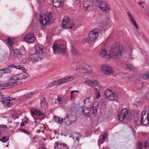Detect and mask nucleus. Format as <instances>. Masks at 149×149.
I'll list each match as a JSON object with an SVG mask.
<instances>
[{"label":"nucleus","mask_w":149,"mask_h":149,"mask_svg":"<svg viewBox=\"0 0 149 149\" xmlns=\"http://www.w3.org/2000/svg\"><path fill=\"white\" fill-rule=\"evenodd\" d=\"M123 51V46L119 43L116 42L111 47L109 56L114 59L121 58Z\"/></svg>","instance_id":"obj_1"},{"label":"nucleus","mask_w":149,"mask_h":149,"mask_svg":"<svg viewBox=\"0 0 149 149\" xmlns=\"http://www.w3.org/2000/svg\"><path fill=\"white\" fill-rule=\"evenodd\" d=\"M131 118V113L130 111L127 108L122 109L119 113L118 115V120L121 122L125 120L127 121H130Z\"/></svg>","instance_id":"obj_2"},{"label":"nucleus","mask_w":149,"mask_h":149,"mask_svg":"<svg viewBox=\"0 0 149 149\" xmlns=\"http://www.w3.org/2000/svg\"><path fill=\"white\" fill-rule=\"evenodd\" d=\"M52 48L55 53L63 54L66 52L65 45L61 43H55L53 45Z\"/></svg>","instance_id":"obj_3"},{"label":"nucleus","mask_w":149,"mask_h":149,"mask_svg":"<svg viewBox=\"0 0 149 149\" xmlns=\"http://www.w3.org/2000/svg\"><path fill=\"white\" fill-rule=\"evenodd\" d=\"M40 18L39 21L40 24L43 26H45L47 25H49L51 22L52 15L51 13H49L47 15L45 14L43 16L40 15Z\"/></svg>","instance_id":"obj_4"},{"label":"nucleus","mask_w":149,"mask_h":149,"mask_svg":"<svg viewBox=\"0 0 149 149\" xmlns=\"http://www.w3.org/2000/svg\"><path fill=\"white\" fill-rule=\"evenodd\" d=\"M100 33L99 30L97 29L91 31L89 33V37L85 38L86 42L90 43L93 41L96 40Z\"/></svg>","instance_id":"obj_5"},{"label":"nucleus","mask_w":149,"mask_h":149,"mask_svg":"<svg viewBox=\"0 0 149 149\" xmlns=\"http://www.w3.org/2000/svg\"><path fill=\"white\" fill-rule=\"evenodd\" d=\"M74 26L73 22L69 17H65L63 20L62 27L63 29H72Z\"/></svg>","instance_id":"obj_6"},{"label":"nucleus","mask_w":149,"mask_h":149,"mask_svg":"<svg viewBox=\"0 0 149 149\" xmlns=\"http://www.w3.org/2000/svg\"><path fill=\"white\" fill-rule=\"evenodd\" d=\"M14 56L16 58L20 59L21 58L23 55H24L26 53V50L24 47H22L19 49H12Z\"/></svg>","instance_id":"obj_7"},{"label":"nucleus","mask_w":149,"mask_h":149,"mask_svg":"<svg viewBox=\"0 0 149 149\" xmlns=\"http://www.w3.org/2000/svg\"><path fill=\"white\" fill-rule=\"evenodd\" d=\"M22 83V81H21L12 82L8 84H5L3 81H0V90L10 88L13 86L20 85Z\"/></svg>","instance_id":"obj_8"},{"label":"nucleus","mask_w":149,"mask_h":149,"mask_svg":"<svg viewBox=\"0 0 149 149\" xmlns=\"http://www.w3.org/2000/svg\"><path fill=\"white\" fill-rule=\"evenodd\" d=\"M105 95L106 97L110 101H117L118 96L117 94L111 91L106 90L105 92Z\"/></svg>","instance_id":"obj_9"},{"label":"nucleus","mask_w":149,"mask_h":149,"mask_svg":"<svg viewBox=\"0 0 149 149\" xmlns=\"http://www.w3.org/2000/svg\"><path fill=\"white\" fill-rule=\"evenodd\" d=\"M76 70L86 73L91 72H92L91 67L87 64H84L82 65H80L79 67L76 68Z\"/></svg>","instance_id":"obj_10"},{"label":"nucleus","mask_w":149,"mask_h":149,"mask_svg":"<svg viewBox=\"0 0 149 149\" xmlns=\"http://www.w3.org/2000/svg\"><path fill=\"white\" fill-rule=\"evenodd\" d=\"M97 4L99 9L104 11L109 12L110 11V7L109 4L106 2L100 1L98 2Z\"/></svg>","instance_id":"obj_11"},{"label":"nucleus","mask_w":149,"mask_h":149,"mask_svg":"<svg viewBox=\"0 0 149 149\" xmlns=\"http://www.w3.org/2000/svg\"><path fill=\"white\" fill-rule=\"evenodd\" d=\"M23 72L17 74L16 75L12 77V79L14 81H17L19 80H22L29 77V74L26 72V71H24V70H22Z\"/></svg>","instance_id":"obj_12"},{"label":"nucleus","mask_w":149,"mask_h":149,"mask_svg":"<svg viewBox=\"0 0 149 149\" xmlns=\"http://www.w3.org/2000/svg\"><path fill=\"white\" fill-rule=\"evenodd\" d=\"M149 122L148 113L146 114V112L144 111L141 113V123L142 125L146 126Z\"/></svg>","instance_id":"obj_13"},{"label":"nucleus","mask_w":149,"mask_h":149,"mask_svg":"<svg viewBox=\"0 0 149 149\" xmlns=\"http://www.w3.org/2000/svg\"><path fill=\"white\" fill-rule=\"evenodd\" d=\"M36 40V38L33 34L32 33H29L27 34L24 38V40L27 42L32 43Z\"/></svg>","instance_id":"obj_14"},{"label":"nucleus","mask_w":149,"mask_h":149,"mask_svg":"<svg viewBox=\"0 0 149 149\" xmlns=\"http://www.w3.org/2000/svg\"><path fill=\"white\" fill-rule=\"evenodd\" d=\"M101 69L104 74H109L113 72L112 68L110 66L107 65H103L101 67Z\"/></svg>","instance_id":"obj_15"},{"label":"nucleus","mask_w":149,"mask_h":149,"mask_svg":"<svg viewBox=\"0 0 149 149\" xmlns=\"http://www.w3.org/2000/svg\"><path fill=\"white\" fill-rule=\"evenodd\" d=\"M29 59L30 62L33 63L42 60V58L39 56L37 53L31 54L29 56Z\"/></svg>","instance_id":"obj_16"},{"label":"nucleus","mask_w":149,"mask_h":149,"mask_svg":"<svg viewBox=\"0 0 149 149\" xmlns=\"http://www.w3.org/2000/svg\"><path fill=\"white\" fill-rule=\"evenodd\" d=\"M85 83L86 85L91 87L98 86L100 84L98 81L94 79L88 80Z\"/></svg>","instance_id":"obj_17"},{"label":"nucleus","mask_w":149,"mask_h":149,"mask_svg":"<svg viewBox=\"0 0 149 149\" xmlns=\"http://www.w3.org/2000/svg\"><path fill=\"white\" fill-rule=\"evenodd\" d=\"M93 2L91 1H85L83 4L84 9L85 10H90L93 7Z\"/></svg>","instance_id":"obj_18"},{"label":"nucleus","mask_w":149,"mask_h":149,"mask_svg":"<svg viewBox=\"0 0 149 149\" xmlns=\"http://www.w3.org/2000/svg\"><path fill=\"white\" fill-rule=\"evenodd\" d=\"M31 113L32 116H44L45 113L42 111L36 109H32L31 110Z\"/></svg>","instance_id":"obj_19"},{"label":"nucleus","mask_w":149,"mask_h":149,"mask_svg":"<svg viewBox=\"0 0 149 149\" xmlns=\"http://www.w3.org/2000/svg\"><path fill=\"white\" fill-rule=\"evenodd\" d=\"M41 108L44 109L45 110L48 107L47 103L46 102L44 97H41L40 98Z\"/></svg>","instance_id":"obj_20"},{"label":"nucleus","mask_w":149,"mask_h":149,"mask_svg":"<svg viewBox=\"0 0 149 149\" xmlns=\"http://www.w3.org/2000/svg\"><path fill=\"white\" fill-rule=\"evenodd\" d=\"M2 103L5 107H9L12 105V103L10 102V100L9 99H5L4 100H1Z\"/></svg>","instance_id":"obj_21"},{"label":"nucleus","mask_w":149,"mask_h":149,"mask_svg":"<svg viewBox=\"0 0 149 149\" xmlns=\"http://www.w3.org/2000/svg\"><path fill=\"white\" fill-rule=\"evenodd\" d=\"M35 48L36 52H38L39 55H43V54L45 53L44 50L40 47L38 45H36Z\"/></svg>","instance_id":"obj_22"},{"label":"nucleus","mask_w":149,"mask_h":149,"mask_svg":"<svg viewBox=\"0 0 149 149\" xmlns=\"http://www.w3.org/2000/svg\"><path fill=\"white\" fill-rule=\"evenodd\" d=\"M9 68H15L18 69H20L22 70H24V71H26V70L21 65L16 66L14 64H12L8 66Z\"/></svg>","instance_id":"obj_23"},{"label":"nucleus","mask_w":149,"mask_h":149,"mask_svg":"<svg viewBox=\"0 0 149 149\" xmlns=\"http://www.w3.org/2000/svg\"><path fill=\"white\" fill-rule=\"evenodd\" d=\"M70 125H72L75 124L77 120L76 117L72 115H70Z\"/></svg>","instance_id":"obj_24"},{"label":"nucleus","mask_w":149,"mask_h":149,"mask_svg":"<svg viewBox=\"0 0 149 149\" xmlns=\"http://www.w3.org/2000/svg\"><path fill=\"white\" fill-rule=\"evenodd\" d=\"M78 136L77 137L76 139L74 141V144H73L72 147L74 148H76L78 145V143L79 142V139L81 137V135L79 133H78Z\"/></svg>","instance_id":"obj_25"},{"label":"nucleus","mask_w":149,"mask_h":149,"mask_svg":"<svg viewBox=\"0 0 149 149\" xmlns=\"http://www.w3.org/2000/svg\"><path fill=\"white\" fill-rule=\"evenodd\" d=\"M54 85V86L59 85L61 84L65 83L63 81V78L61 79H59L57 80H55L53 82Z\"/></svg>","instance_id":"obj_26"},{"label":"nucleus","mask_w":149,"mask_h":149,"mask_svg":"<svg viewBox=\"0 0 149 149\" xmlns=\"http://www.w3.org/2000/svg\"><path fill=\"white\" fill-rule=\"evenodd\" d=\"M127 68L128 70L130 71H132L136 72L137 71L136 68L132 65L128 64L127 65Z\"/></svg>","instance_id":"obj_27"},{"label":"nucleus","mask_w":149,"mask_h":149,"mask_svg":"<svg viewBox=\"0 0 149 149\" xmlns=\"http://www.w3.org/2000/svg\"><path fill=\"white\" fill-rule=\"evenodd\" d=\"M61 0H52L53 4L55 7H59L61 5Z\"/></svg>","instance_id":"obj_28"},{"label":"nucleus","mask_w":149,"mask_h":149,"mask_svg":"<svg viewBox=\"0 0 149 149\" xmlns=\"http://www.w3.org/2000/svg\"><path fill=\"white\" fill-rule=\"evenodd\" d=\"M34 94L33 92H29L25 95L23 96H21L20 97L21 99L23 98V99H25L26 98H28L31 97Z\"/></svg>","instance_id":"obj_29"},{"label":"nucleus","mask_w":149,"mask_h":149,"mask_svg":"<svg viewBox=\"0 0 149 149\" xmlns=\"http://www.w3.org/2000/svg\"><path fill=\"white\" fill-rule=\"evenodd\" d=\"M83 112L85 114L86 116L90 117L91 116L90 110L88 108H85L83 110Z\"/></svg>","instance_id":"obj_30"},{"label":"nucleus","mask_w":149,"mask_h":149,"mask_svg":"<svg viewBox=\"0 0 149 149\" xmlns=\"http://www.w3.org/2000/svg\"><path fill=\"white\" fill-rule=\"evenodd\" d=\"M71 51L72 54L74 55H78L80 54V53L76 50L75 48L72 46Z\"/></svg>","instance_id":"obj_31"},{"label":"nucleus","mask_w":149,"mask_h":149,"mask_svg":"<svg viewBox=\"0 0 149 149\" xmlns=\"http://www.w3.org/2000/svg\"><path fill=\"white\" fill-rule=\"evenodd\" d=\"M55 121L58 123L62 124L63 122V119L61 118L54 116V117Z\"/></svg>","instance_id":"obj_32"},{"label":"nucleus","mask_w":149,"mask_h":149,"mask_svg":"<svg viewBox=\"0 0 149 149\" xmlns=\"http://www.w3.org/2000/svg\"><path fill=\"white\" fill-rule=\"evenodd\" d=\"M74 78V77L72 76H70L68 77H65L63 78V79L64 82H65V83H66L68 81H69L72 80Z\"/></svg>","instance_id":"obj_33"},{"label":"nucleus","mask_w":149,"mask_h":149,"mask_svg":"<svg viewBox=\"0 0 149 149\" xmlns=\"http://www.w3.org/2000/svg\"><path fill=\"white\" fill-rule=\"evenodd\" d=\"M7 43L8 45H9L11 47L13 46V40L11 38H8L6 39Z\"/></svg>","instance_id":"obj_34"},{"label":"nucleus","mask_w":149,"mask_h":149,"mask_svg":"<svg viewBox=\"0 0 149 149\" xmlns=\"http://www.w3.org/2000/svg\"><path fill=\"white\" fill-rule=\"evenodd\" d=\"M70 115H68L66 116V117L64 119V122H65V124L68 125H70Z\"/></svg>","instance_id":"obj_35"},{"label":"nucleus","mask_w":149,"mask_h":149,"mask_svg":"<svg viewBox=\"0 0 149 149\" xmlns=\"http://www.w3.org/2000/svg\"><path fill=\"white\" fill-rule=\"evenodd\" d=\"M142 78L145 80L149 79V71L143 74L142 75Z\"/></svg>","instance_id":"obj_36"},{"label":"nucleus","mask_w":149,"mask_h":149,"mask_svg":"<svg viewBox=\"0 0 149 149\" xmlns=\"http://www.w3.org/2000/svg\"><path fill=\"white\" fill-rule=\"evenodd\" d=\"M63 100L61 97L59 96L58 97L57 99L55 100V103L57 104H60L63 102Z\"/></svg>","instance_id":"obj_37"},{"label":"nucleus","mask_w":149,"mask_h":149,"mask_svg":"<svg viewBox=\"0 0 149 149\" xmlns=\"http://www.w3.org/2000/svg\"><path fill=\"white\" fill-rule=\"evenodd\" d=\"M107 51L105 49H103L100 53V56L102 57H104L107 54Z\"/></svg>","instance_id":"obj_38"},{"label":"nucleus","mask_w":149,"mask_h":149,"mask_svg":"<svg viewBox=\"0 0 149 149\" xmlns=\"http://www.w3.org/2000/svg\"><path fill=\"white\" fill-rule=\"evenodd\" d=\"M106 138V134H103L100 137V139H99V142L102 143L105 140Z\"/></svg>","instance_id":"obj_39"},{"label":"nucleus","mask_w":149,"mask_h":149,"mask_svg":"<svg viewBox=\"0 0 149 149\" xmlns=\"http://www.w3.org/2000/svg\"><path fill=\"white\" fill-rule=\"evenodd\" d=\"M8 67V68H6L3 69L5 74L9 73L12 71V69Z\"/></svg>","instance_id":"obj_40"},{"label":"nucleus","mask_w":149,"mask_h":149,"mask_svg":"<svg viewBox=\"0 0 149 149\" xmlns=\"http://www.w3.org/2000/svg\"><path fill=\"white\" fill-rule=\"evenodd\" d=\"M144 147L145 149H147L149 146V140H146L144 142Z\"/></svg>","instance_id":"obj_41"},{"label":"nucleus","mask_w":149,"mask_h":149,"mask_svg":"<svg viewBox=\"0 0 149 149\" xmlns=\"http://www.w3.org/2000/svg\"><path fill=\"white\" fill-rule=\"evenodd\" d=\"M22 61L23 63H28L31 62L30 59H29V57L24 58L22 60Z\"/></svg>","instance_id":"obj_42"},{"label":"nucleus","mask_w":149,"mask_h":149,"mask_svg":"<svg viewBox=\"0 0 149 149\" xmlns=\"http://www.w3.org/2000/svg\"><path fill=\"white\" fill-rule=\"evenodd\" d=\"M8 139V138L7 136H3L1 140V141L5 143L6 142Z\"/></svg>","instance_id":"obj_43"},{"label":"nucleus","mask_w":149,"mask_h":149,"mask_svg":"<svg viewBox=\"0 0 149 149\" xmlns=\"http://www.w3.org/2000/svg\"><path fill=\"white\" fill-rule=\"evenodd\" d=\"M98 105V102H94L92 105V108H97V106Z\"/></svg>","instance_id":"obj_44"},{"label":"nucleus","mask_w":149,"mask_h":149,"mask_svg":"<svg viewBox=\"0 0 149 149\" xmlns=\"http://www.w3.org/2000/svg\"><path fill=\"white\" fill-rule=\"evenodd\" d=\"M93 108V114L94 115H96L97 113V108Z\"/></svg>","instance_id":"obj_45"},{"label":"nucleus","mask_w":149,"mask_h":149,"mask_svg":"<svg viewBox=\"0 0 149 149\" xmlns=\"http://www.w3.org/2000/svg\"><path fill=\"white\" fill-rule=\"evenodd\" d=\"M91 97H89L86 98L84 101V103L85 104L86 103H88L90 102V99Z\"/></svg>","instance_id":"obj_46"},{"label":"nucleus","mask_w":149,"mask_h":149,"mask_svg":"<svg viewBox=\"0 0 149 149\" xmlns=\"http://www.w3.org/2000/svg\"><path fill=\"white\" fill-rule=\"evenodd\" d=\"M21 130V132H23L24 133L26 134H29V133L28 132L27 130L24 129H21L20 130Z\"/></svg>","instance_id":"obj_47"},{"label":"nucleus","mask_w":149,"mask_h":149,"mask_svg":"<svg viewBox=\"0 0 149 149\" xmlns=\"http://www.w3.org/2000/svg\"><path fill=\"white\" fill-rule=\"evenodd\" d=\"M138 145L137 149H142V146L141 143H138Z\"/></svg>","instance_id":"obj_48"},{"label":"nucleus","mask_w":149,"mask_h":149,"mask_svg":"<svg viewBox=\"0 0 149 149\" xmlns=\"http://www.w3.org/2000/svg\"><path fill=\"white\" fill-rule=\"evenodd\" d=\"M4 74H5V72H4V70L3 69L1 70H0V76L1 77Z\"/></svg>","instance_id":"obj_49"},{"label":"nucleus","mask_w":149,"mask_h":149,"mask_svg":"<svg viewBox=\"0 0 149 149\" xmlns=\"http://www.w3.org/2000/svg\"><path fill=\"white\" fill-rule=\"evenodd\" d=\"M145 98L149 100V92H147L146 93Z\"/></svg>","instance_id":"obj_50"},{"label":"nucleus","mask_w":149,"mask_h":149,"mask_svg":"<svg viewBox=\"0 0 149 149\" xmlns=\"http://www.w3.org/2000/svg\"><path fill=\"white\" fill-rule=\"evenodd\" d=\"M130 128L132 130V133H133V135H134V136L135 137V136H136L135 134H136V131L133 128H132V127H131Z\"/></svg>","instance_id":"obj_51"},{"label":"nucleus","mask_w":149,"mask_h":149,"mask_svg":"<svg viewBox=\"0 0 149 149\" xmlns=\"http://www.w3.org/2000/svg\"><path fill=\"white\" fill-rule=\"evenodd\" d=\"M53 86H54V85L53 82H52L50 83H49L48 84L47 87H51Z\"/></svg>","instance_id":"obj_52"},{"label":"nucleus","mask_w":149,"mask_h":149,"mask_svg":"<svg viewBox=\"0 0 149 149\" xmlns=\"http://www.w3.org/2000/svg\"><path fill=\"white\" fill-rule=\"evenodd\" d=\"M62 145L64 146V147L66 149H69V147L65 143H63L62 144Z\"/></svg>","instance_id":"obj_53"},{"label":"nucleus","mask_w":149,"mask_h":149,"mask_svg":"<svg viewBox=\"0 0 149 149\" xmlns=\"http://www.w3.org/2000/svg\"><path fill=\"white\" fill-rule=\"evenodd\" d=\"M134 25L135 27L136 28V29H138L139 28V27L138 25V24H137L136 23V22L133 24Z\"/></svg>","instance_id":"obj_54"},{"label":"nucleus","mask_w":149,"mask_h":149,"mask_svg":"<svg viewBox=\"0 0 149 149\" xmlns=\"http://www.w3.org/2000/svg\"><path fill=\"white\" fill-rule=\"evenodd\" d=\"M127 13L128 14L129 18H130L132 16L131 14L129 12H127Z\"/></svg>","instance_id":"obj_55"},{"label":"nucleus","mask_w":149,"mask_h":149,"mask_svg":"<svg viewBox=\"0 0 149 149\" xmlns=\"http://www.w3.org/2000/svg\"><path fill=\"white\" fill-rule=\"evenodd\" d=\"M100 97V94L99 92H97V98H99Z\"/></svg>","instance_id":"obj_56"},{"label":"nucleus","mask_w":149,"mask_h":149,"mask_svg":"<svg viewBox=\"0 0 149 149\" xmlns=\"http://www.w3.org/2000/svg\"><path fill=\"white\" fill-rule=\"evenodd\" d=\"M0 127L1 128H3L5 129L7 128V127L6 125H0Z\"/></svg>","instance_id":"obj_57"},{"label":"nucleus","mask_w":149,"mask_h":149,"mask_svg":"<svg viewBox=\"0 0 149 149\" xmlns=\"http://www.w3.org/2000/svg\"><path fill=\"white\" fill-rule=\"evenodd\" d=\"M76 92L77 93H79V92L78 91H73L71 92V94L72 95V93L73 94V93Z\"/></svg>","instance_id":"obj_58"},{"label":"nucleus","mask_w":149,"mask_h":149,"mask_svg":"<svg viewBox=\"0 0 149 149\" xmlns=\"http://www.w3.org/2000/svg\"><path fill=\"white\" fill-rule=\"evenodd\" d=\"M25 125L24 122H22L20 124V125L21 126H23Z\"/></svg>","instance_id":"obj_59"},{"label":"nucleus","mask_w":149,"mask_h":149,"mask_svg":"<svg viewBox=\"0 0 149 149\" xmlns=\"http://www.w3.org/2000/svg\"><path fill=\"white\" fill-rule=\"evenodd\" d=\"M72 94V95L71 94V96L70 97L71 100L73 99L74 98V95L73 93Z\"/></svg>","instance_id":"obj_60"},{"label":"nucleus","mask_w":149,"mask_h":149,"mask_svg":"<svg viewBox=\"0 0 149 149\" xmlns=\"http://www.w3.org/2000/svg\"><path fill=\"white\" fill-rule=\"evenodd\" d=\"M129 19H130L131 20V21H132L134 20L132 16V17H131L130 18H129Z\"/></svg>","instance_id":"obj_61"},{"label":"nucleus","mask_w":149,"mask_h":149,"mask_svg":"<svg viewBox=\"0 0 149 149\" xmlns=\"http://www.w3.org/2000/svg\"><path fill=\"white\" fill-rule=\"evenodd\" d=\"M55 144L56 145V146H58V145H59L58 141L56 142L55 143Z\"/></svg>","instance_id":"obj_62"},{"label":"nucleus","mask_w":149,"mask_h":149,"mask_svg":"<svg viewBox=\"0 0 149 149\" xmlns=\"http://www.w3.org/2000/svg\"><path fill=\"white\" fill-rule=\"evenodd\" d=\"M107 118L108 119L111 120L112 118V117L110 116H108L107 117Z\"/></svg>","instance_id":"obj_63"},{"label":"nucleus","mask_w":149,"mask_h":149,"mask_svg":"<svg viewBox=\"0 0 149 149\" xmlns=\"http://www.w3.org/2000/svg\"><path fill=\"white\" fill-rule=\"evenodd\" d=\"M131 22H132V24H134V23H135L136 22H135V21L134 20L131 21Z\"/></svg>","instance_id":"obj_64"}]
</instances>
